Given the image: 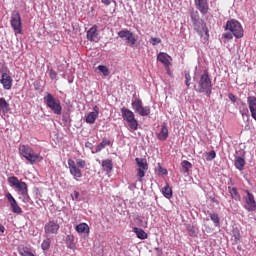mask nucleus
<instances>
[{
  "mask_svg": "<svg viewBox=\"0 0 256 256\" xmlns=\"http://www.w3.org/2000/svg\"><path fill=\"white\" fill-rule=\"evenodd\" d=\"M10 25L14 30L16 35H21L23 33L22 25H21V14L19 11L14 10L11 14Z\"/></svg>",
  "mask_w": 256,
  "mask_h": 256,
  "instance_id": "8",
  "label": "nucleus"
},
{
  "mask_svg": "<svg viewBox=\"0 0 256 256\" xmlns=\"http://www.w3.org/2000/svg\"><path fill=\"white\" fill-rule=\"evenodd\" d=\"M118 37H120V39H126V43H128V45H135V43H137V40L133 37V32L129 30L119 31Z\"/></svg>",
  "mask_w": 256,
  "mask_h": 256,
  "instance_id": "14",
  "label": "nucleus"
},
{
  "mask_svg": "<svg viewBox=\"0 0 256 256\" xmlns=\"http://www.w3.org/2000/svg\"><path fill=\"white\" fill-rule=\"evenodd\" d=\"M192 23L196 29V31L199 33L201 37H204V41H208L209 39V30L207 29V26L202 24V30H199L198 25H199V12L193 11L190 14Z\"/></svg>",
  "mask_w": 256,
  "mask_h": 256,
  "instance_id": "7",
  "label": "nucleus"
},
{
  "mask_svg": "<svg viewBox=\"0 0 256 256\" xmlns=\"http://www.w3.org/2000/svg\"><path fill=\"white\" fill-rule=\"evenodd\" d=\"M19 153L21 157L30 163V165H35V163H41V161H43V156L36 153L35 150L29 145H20Z\"/></svg>",
  "mask_w": 256,
  "mask_h": 256,
  "instance_id": "3",
  "label": "nucleus"
},
{
  "mask_svg": "<svg viewBox=\"0 0 256 256\" xmlns=\"http://www.w3.org/2000/svg\"><path fill=\"white\" fill-rule=\"evenodd\" d=\"M160 173H162V175H167V169H160Z\"/></svg>",
  "mask_w": 256,
  "mask_h": 256,
  "instance_id": "52",
  "label": "nucleus"
},
{
  "mask_svg": "<svg viewBox=\"0 0 256 256\" xmlns=\"http://www.w3.org/2000/svg\"><path fill=\"white\" fill-rule=\"evenodd\" d=\"M248 107L250 110V113L252 115V119L256 121V97L255 96H249L247 98Z\"/></svg>",
  "mask_w": 256,
  "mask_h": 256,
  "instance_id": "19",
  "label": "nucleus"
},
{
  "mask_svg": "<svg viewBox=\"0 0 256 256\" xmlns=\"http://www.w3.org/2000/svg\"><path fill=\"white\" fill-rule=\"evenodd\" d=\"M162 194L166 199H171L173 197V189L170 188L169 184L166 183V185L162 188Z\"/></svg>",
  "mask_w": 256,
  "mask_h": 256,
  "instance_id": "29",
  "label": "nucleus"
},
{
  "mask_svg": "<svg viewBox=\"0 0 256 256\" xmlns=\"http://www.w3.org/2000/svg\"><path fill=\"white\" fill-rule=\"evenodd\" d=\"M19 254L21 256H35L32 252L29 251L28 247L22 246L18 248Z\"/></svg>",
  "mask_w": 256,
  "mask_h": 256,
  "instance_id": "33",
  "label": "nucleus"
},
{
  "mask_svg": "<svg viewBox=\"0 0 256 256\" xmlns=\"http://www.w3.org/2000/svg\"><path fill=\"white\" fill-rule=\"evenodd\" d=\"M44 102H45L46 106L49 109H51V111H53V113L55 115H61V111H62L61 101L54 98L51 93H47L44 96Z\"/></svg>",
  "mask_w": 256,
  "mask_h": 256,
  "instance_id": "6",
  "label": "nucleus"
},
{
  "mask_svg": "<svg viewBox=\"0 0 256 256\" xmlns=\"http://www.w3.org/2000/svg\"><path fill=\"white\" fill-rule=\"evenodd\" d=\"M109 145H111V141L107 139L102 140V142L96 146V153H100V151H103V149H105V147H109Z\"/></svg>",
  "mask_w": 256,
  "mask_h": 256,
  "instance_id": "31",
  "label": "nucleus"
},
{
  "mask_svg": "<svg viewBox=\"0 0 256 256\" xmlns=\"http://www.w3.org/2000/svg\"><path fill=\"white\" fill-rule=\"evenodd\" d=\"M187 231L190 235V237H195L197 235V232H195V227L188 225L187 226Z\"/></svg>",
  "mask_w": 256,
  "mask_h": 256,
  "instance_id": "40",
  "label": "nucleus"
},
{
  "mask_svg": "<svg viewBox=\"0 0 256 256\" xmlns=\"http://www.w3.org/2000/svg\"><path fill=\"white\" fill-rule=\"evenodd\" d=\"M232 235H233L236 242L241 240V233L239 232L238 228L233 229Z\"/></svg>",
  "mask_w": 256,
  "mask_h": 256,
  "instance_id": "38",
  "label": "nucleus"
},
{
  "mask_svg": "<svg viewBox=\"0 0 256 256\" xmlns=\"http://www.w3.org/2000/svg\"><path fill=\"white\" fill-rule=\"evenodd\" d=\"M139 221H140V223H141V224H140L141 227H147V222H144V223H143V221L141 220V218H139Z\"/></svg>",
  "mask_w": 256,
  "mask_h": 256,
  "instance_id": "51",
  "label": "nucleus"
},
{
  "mask_svg": "<svg viewBox=\"0 0 256 256\" xmlns=\"http://www.w3.org/2000/svg\"><path fill=\"white\" fill-rule=\"evenodd\" d=\"M228 185H229V187H233V185H235V180H233V178H230Z\"/></svg>",
  "mask_w": 256,
  "mask_h": 256,
  "instance_id": "48",
  "label": "nucleus"
},
{
  "mask_svg": "<svg viewBox=\"0 0 256 256\" xmlns=\"http://www.w3.org/2000/svg\"><path fill=\"white\" fill-rule=\"evenodd\" d=\"M0 233L3 235V233H5V226H3V224L0 223Z\"/></svg>",
  "mask_w": 256,
  "mask_h": 256,
  "instance_id": "50",
  "label": "nucleus"
},
{
  "mask_svg": "<svg viewBox=\"0 0 256 256\" xmlns=\"http://www.w3.org/2000/svg\"><path fill=\"white\" fill-rule=\"evenodd\" d=\"M157 59L162 63V65H164V67H169V65H171V56L165 52H160Z\"/></svg>",
  "mask_w": 256,
  "mask_h": 256,
  "instance_id": "22",
  "label": "nucleus"
},
{
  "mask_svg": "<svg viewBox=\"0 0 256 256\" xmlns=\"http://www.w3.org/2000/svg\"><path fill=\"white\" fill-rule=\"evenodd\" d=\"M75 230L77 233H86V235H89V225L87 223H80L76 225Z\"/></svg>",
  "mask_w": 256,
  "mask_h": 256,
  "instance_id": "26",
  "label": "nucleus"
},
{
  "mask_svg": "<svg viewBox=\"0 0 256 256\" xmlns=\"http://www.w3.org/2000/svg\"><path fill=\"white\" fill-rule=\"evenodd\" d=\"M73 201H79V192L74 191V193L71 195Z\"/></svg>",
  "mask_w": 256,
  "mask_h": 256,
  "instance_id": "46",
  "label": "nucleus"
},
{
  "mask_svg": "<svg viewBox=\"0 0 256 256\" xmlns=\"http://www.w3.org/2000/svg\"><path fill=\"white\" fill-rule=\"evenodd\" d=\"M59 229V223L55 220H50L44 226V233L48 236L57 235V233H59Z\"/></svg>",
  "mask_w": 256,
  "mask_h": 256,
  "instance_id": "12",
  "label": "nucleus"
},
{
  "mask_svg": "<svg viewBox=\"0 0 256 256\" xmlns=\"http://www.w3.org/2000/svg\"><path fill=\"white\" fill-rule=\"evenodd\" d=\"M181 167L183 173H189V169H193V164L187 160H184L181 162Z\"/></svg>",
  "mask_w": 256,
  "mask_h": 256,
  "instance_id": "32",
  "label": "nucleus"
},
{
  "mask_svg": "<svg viewBox=\"0 0 256 256\" xmlns=\"http://www.w3.org/2000/svg\"><path fill=\"white\" fill-rule=\"evenodd\" d=\"M50 247H51V239L46 238V239L42 242V244H41V249H42L43 251H47V250H49Z\"/></svg>",
  "mask_w": 256,
  "mask_h": 256,
  "instance_id": "37",
  "label": "nucleus"
},
{
  "mask_svg": "<svg viewBox=\"0 0 256 256\" xmlns=\"http://www.w3.org/2000/svg\"><path fill=\"white\" fill-rule=\"evenodd\" d=\"M130 191H133L134 189H137V185L135 183H132L129 185Z\"/></svg>",
  "mask_w": 256,
  "mask_h": 256,
  "instance_id": "49",
  "label": "nucleus"
},
{
  "mask_svg": "<svg viewBox=\"0 0 256 256\" xmlns=\"http://www.w3.org/2000/svg\"><path fill=\"white\" fill-rule=\"evenodd\" d=\"M19 195H20L19 199H21V201L23 203H31V197L29 196V190H27L26 192H22Z\"/></svg>",
  "mask_w": 256,
  "mask_h": 256,
  "instance_id": "34",
  "label": "nucleus"
},
{
  "mask_svg": "<svg viewBox=\"0 0 256 256\" xmlns=\"http://www.w3.org/2000/svg\"><path fill=\"white\" fill-rule=\"evenodd\" d=\"M102 5H105V7H109V5H111V3H117V1L115 0H100Z\"/></svg>",
  "mask_w": 256,
  "mask_h": 256,
  "instance_id": "42",
  "label": "nucleus"
},
{
  "mask_svg": "<svg viewBox=\"0 0 256 256\" xmlns=\"http://www.w3.org/2000/svg\"><path fill=\"white\" fill-rule=\"evenodd\" d=\"M228 98L230 99V101H231L232 103H237V96H235L233 93H230V94L228 95Z\"/></svg>",
  "mask_w": 256,
  "mask_h": 256,
  "instance_id": "45",
  "label": "nucleus"
},
{
  "mask_svg": "<svg viewBox=\"0 0 256 256\" xmlns=\"http://www.w3.org/2000/svg\"><path fill=\"white\" fill-rule=\"evenodd\" d=\"M76 165H78V167H80V169H83L85 167V165H86L85 160L78 159L76 161Z\"/></svg>",
  "mask_w": 256,
  "mask_h": 256,
  "instance_id": "44",
  "label": "nucleus"
},
{
  "mask_svg": "<svg viewBox=\"0 0 256 256\" xmlns=\"http://www.w3.org/2000/svg\"><path fill=\"white\" fill-rule=\"evenodd\" d=\"M234 167H236L238 171H243V169H245V158L241 156H235Z\"/></svg>",
  "mask_w": 256,
  "mask_h": 256,
  "instance_id": "24",
  "label": "nucleus"
},
{
  "mask_svg": "<svg viewBox=\"0 0 256 256\" xmlns=\"http://www.w3.org/2000/svg\"><path fill=\"white\" fill-rule=\"evenodd\" d=\"M87 39L91 42L97 43L99 41V33L97 32V26H92L86 35Z\"/></svg>",
  "mask_w": 256,
  "mask_h": 256,
  "instance_id": "17",
  "label": "nucleus"
},
{
  "mask_svg": "<svg viewBox=\"0 0 256 256\" xmlns=\"http://www.w3.org/2000/svg\"><path fill=\"white\" fill-rule=\"evenodd\" d=\"M245 193L246 195L243 196V201L245 203L244 209L252 213L256 210L255 196L253 195V193H250L249 190H245Z\"/></svg>",
  "mask_w": 256,
  "mask_h": 256,
  "instance_id": "10",
  "label": "nucleus"
},
{
  "mask_svg": "<svg viewBox=\"0 0 256 256\" xmlns=\"http://www.w3.org/2000/svg\"><path fill=\"white\" fill-rule=\"evenodd\" d=\"M5 197L8 200V203L10 204L12 211L16 213V215H21V213H23V209H21L13 195L10 192H7Z\"/></svg>",
  "mask_w": 256,
  "mask_h": 256,
  "instance_id": "13",
  "label": "nucleus"
},
{
  "mask_svg": "<svg viewBox=\"0 0 256 256\" xmlns=\"http://www.w3.org/2000/svg\"><path fill=\"white\" fill-rule=\"evenodd\" d=\"M68 167L70 170V174L74 177V179H81L83 177L81 169L77 167V164L72 159L68 160Z\"/></svg>",
  "mask_w": 256,
  "mask_h": 256,
  "instance_id": "15",
  "label": "nucleus"
},
{
  "mask_svg": "<svg viewBox=\"0 0 256 256\" xmlns=\"http://www.w3.org/2000/svg\"><path fill=\"white\" fill-rule=\"evenodd\" d=\"M97 69L104 75V77H109V68H107V66L99 65Z\"/></svg>",
  "mask_w": 256,
  "mask_h": 256,
  "instance_id": "36",
  "label": "nucleus"
},
{
  "mask_svg": "<svg viewBox=\"0 0 256 256\" xmlns=\"http://www.w3.org/2000/svg\"><path fill=\"white\" fill-rule=\"evenodd\" d=\"M193 79L194 81H197V72H195Z\"/></svg>",
  "mask_w": 256,
  "mask_h": 256,
  "instance_id": "53",
  "label": "nucleus"
},
{
  "mask_svg": "<svg viewBox=\"0 0 256 256\" xmlns=\"http://www.w3.org/2000/svg\"><path fill=\"white\" fill-rule=\"evenodd\" d=\"M191 85L190 81L186 80V86L189 87Z\"/></svg>",
  "mask_w": 256,
  "mask_h": 256,
  "instance_id": "54",
  "label": "nucleus"
},
{
  "mask_svg": "<svg viewBox=\"0 0 256 256\" xmlns=\"http://www.w3.org/2000/svg\"><path fill=\"white\" fill-rule=\"evenodd\" d=\"M8 183L11 185V187H15V189H17L19 195L21 193H25L29 191V188L27 187V183L19 180V178L15 176L9 177Z\"/></svg>",
  "mask_w": 256,
  "mask_h": 256,
  "instance_id": "11",
  "label": "nucleus"
},
{
  "mask_svg": "<svg viewBox=\"0 0 256 256\" xmlns=\"http://www.w3.org/2000/svg\"><path fill=\"white\" fill-rule=\"evenodd\" d=\"M186 81H191V74L189 72H185Z\"/></svg>",
  "mask_w": 256,
  "mask_h": 256,
  "instance_id": "47",
  "label": "nucleus"
},
{
  "mask_svg": "<svg viewBox=\"0 0 256 256\" xmlns=\"http://www.w3.org/2000/svg\"><path fill=\"white\" fill-rule=\"evenodd\" d=\"M122 119L125 121L130 131H137L139 129V121L135 119V113L128 108H121Z\"/></svg>",
  "mask_w": 256,
  "mask_h": 256,
  "instance_id": "4",
  "label": "nucleus"
},
{
  "mask_svg": "<svg viewBox=\"0 0 256 256\" xmlns=\"http://www.w3.org/2000/svg\"><path fill=\"white\" fill-rule=\"evenodd\" d=\"M225 31L227 32L222 34V37L228 40H231L234 37L236 39H241L243 38V35H244L243 26L239 21L235 19H232L226 22Z\"/></svg>",
  "mask_w": 256,
  "mask_h": 256,
  "instance_id": "1",
  "label": "nucleus"
},
{
  "mask_svg": "<svg viewBox=\"0 0 256 256\" xmlns=\"http://www.w3.org/2000/svg\"><path fill=\"white\" fill-rule=\"evenodd\" d=\"M156 137L159 141H167V137H169V128H167V123H163L160 129V132L156 134Z\"/></svg>",
  "mask_w": 256,
  "mask_h": 256,
  "instance_id": "21",
  "label": "nucleus"
},
{
  "mask_svg": "<svg viewBox=\"0 0 256 256\" xmlns=\"http://www.w3.org/2000/svg\"><path fill=\"white\" fill-rule=\"evenodd\" d=\"M102 167L106 173H111L113 171V161L109 159L103 160Z\"/></svg>",
  "mask_w": 256,
  "mask_h": 256,
  "instance_id": "27",
  "label": "nucleus"
},
{
  "mask_svg": "<svg viewBox=\"0 0 256 256\" xmlns=\"http://www.w3.org/2000/svg\"><path fill=\"white\" fill-rule=\"evenodd\" d=\"M196 91L197 93H205L206 97H211L213 93V82L207 70H204L200 74Z\"/></svg>",
  "mask_w": 256,
  "mask_h": 256,
  "instance_id": "2",
  "label": "nucleus"
},
{
  "mask_svg": "<svg viewBox=\"0 0 256 256\" xmlns=\"http://www.w3.org/2000/svg\"><path fill=\"white\" fill-rule=\"evenodd\" d=\"M48 73H49V77H50V79H52V81L57 79V72H55V70L49 69Z\"/></svg>",
  "mask_w": 256,
  "mask_h": 256,
  "instance_id": "41",
  "label": "nucleus"
},
{
  "mask_svg": "<svg viewBox=\"0 0 256 256\" xmlns=\"http://www.w3.org/2000/svg\"><path fill=\"white\" fill-rule=\"evenodd\" d=\"M133 232L135 233L136 237H138V239L145 240L148 237L147 232L141 228L134 227Z\"/></svg>",
  "mask_w": 256,
  "mask_h": 256,
  "instance_id": "28",
  "label": "nucleus"
},
{
  "mask_svg": "<svg viewBox=\"0 0 256 256\" xmlns=\"http://www.w3.org/2000/svg\"><path fill=\"white\" fill-rule=\"evenodd\" d=\"M150 43L155 47V45H159V43H161V38H151Z\"/></svg>",
  "mask_w": 256,
  "mask_h": 256,
  "instance_id": "43",
  "label": "nucleus"
},
{
  "mask_svg": "<svg viewBox=\"0 0 256 256\" xmlns=\"http://www.w3.org/2000/svg\"><path fill=\"white\" fill-rule=\"evenodd\" d=\"M215 157H217V153H215V151L212 150L206 154V161H213Z\"/></svg>",
  "mask_w": 256,
  "mask_h": 256,
  "instance_id": "39",
  "label": "nucleus"
},
{
  "mask_svg": "<svg viewBox=\"0 0 256 256\" xmlns=\"http://www.w3.org/2000/svg\"><path fill=\"white\" fill-rule=\"evenodd\" d=\"M209 217H210L211 221H213L215 227H219V225H221V222H220L218 214L209 213Z\"/></svg>",
  "mask_w": 256,
  "mask_h": 256,
  "instance_id": "35",
  "label": "nucleus"
},
{
  "mask_svg": "<svg viewBox=\"0 0 256 256\" xmlns=\"http://www.w3.org/2000/svg\"><path fill=\"white\" fill-rule=\"evenodd\" d=\"M11 111L9 102L5 98H0V115H7Z\"/></svg>",
  "mask_w": 256,
  "mask_h": 256,
  "instance_id": "23",
  "label": "nucleus"
},
{
  "mask_svg": "<svg viewBox=\"0 0 256 256\" xmlns=\"http://www.w3.org/2000/svg\"><path fill=\"white\" fill-rule=\"evenodd\" d=\"M135 161L138 166L137 168L138 181L141 183V181H143V177H145V174L149 169V165L147 164V160L143 158H136Z\"/></svg>",
  "mask_w": 256,
  "mask_h": 256,
  "instance_id": "9",
  "label": "nucleus"
},
{
  "mask_svg": "<svg viewBox=\"0 0 256 256\" xmlns=\"http://www.w3.org/2000/svg\"><path fill=\"white\" fill-rule=\"evenodd\" d=\"M97 117H99V106H94L93 111L86 116V123L93 125L97 121Z\"/></svg>",
  "mask_w": 256,
  "mask_h": 256,
  "instance_id": "20",
  "label": "nucleus"
},
{
  "mask_svg": "<svg viewBox=\"0 0 256 256\" xmlns=\"http://www.w3.org/2000/svg\"><path fill=\"white\" fill-rule=\"evenodd\" d=\"M66 246L68 249H75V236L68 235L66 237Z\"/></svg>",
  "mask_w": 256,
  "mask_h": 256,
  "instance_id": "30",
  "label": "nucleus"
},
{
  "mask_svg": "<svg viewBox=\"0 0 256 256\" xmlns=\"http://www.w3.org/2000/svg\"><path fill=\"white\" fill-rule=\"evenodd\" d=\"M0 83L3 85V88L7 91H9L11 87H13V79L7 73L2 74V79L0 80Z\"/></svg>",
  "mask_w": 256,
  "mask_h": 256,
  "instance_id": "18",
  "label": "nucleus"
},
{
  "mask_svg": "<svg viewBox=\"0 0 256 256\" xmlns=\"http://www.w3.org/2000/svg\"><path fill=\"white\" fill-rule=\"evenodd\" d=\"M194 3L201 15H207L209 13V3L207 0H194Z\"/></svg>",
  "mask_w": 256,
  "mask_h": 256,
  "instance_id": "16",
  "label": "nucleus"
},
{
  "mask_svg": "<svg viewBox=\"0 0 256 256\" xmlns=\"http://www.w3.org/2000/svg\"><path fill=\"white\" fill-rule=\"evenodd\" d=\"M132 109L140 117H149L151 115V107L143 106V101L139 98L132 100Z\"/></svg>",
  "mask_w": 256,
  "mask_h": 256,
  "instance_id": "5",
  "label": "nucleus"
},
{
  "mask_svg": "<svg viewBox=\"0 0 256 256\" xmlns=\"http://www.w3.org/2000/svg\"><path fill=\"white\" fill-rule=\"evenodd\" d=\"M228 192L234 201H241V194H239L237 187L228 186Z\"/></svg>",
  "mask_w": 256,
  "mask_h": 256,
  "instance_id": "25",
  "label": "nucleus"
}]
</instances>
